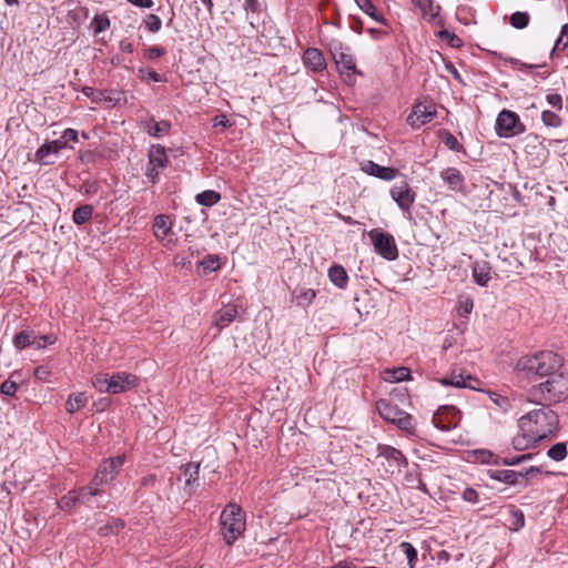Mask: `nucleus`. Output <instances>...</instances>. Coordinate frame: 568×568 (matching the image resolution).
I'll return each instance as SVG.
<instances>
[{
  "mask_svg": "<svg viewBox=\"0 0 568 568\" xmlns=\"http://www.w3.org/2000/svg\"><path fill=\"white\" fill-rule=\"evenodd\" d=\"M518 426L521 435L514 438L513 445L515 449L521 450L554 436L559 426V418L550 406H541L521 416Z\"/></svg>",
  "mask_w": 568,
  "mask_h": 568,
  "instance_id": "1",
  "label": "nucleus"
},
{
  "mask_svg": "<svg viewBox=\"0 0 568 568\" xmlns=\"http://www.w3.org/2000/svg\"><path fill=\"white\" fill-rule=\"evenodd\" d=\"M529 402L552 406L568 399V373L558 372L546 381L532 385L528 392Z\"/></svg>",
  "mask_w": 568,
  "mask_h": 568,
  "instance_id": "2",
  "label": "nucleus"
},
{
  "mask_svg": "<svg viewBox=\"0 0 568 568\" xmlns=\"http://www.w3.org/2000/svg\"><path fill=\"white\" fill-rule=\"evenodd\" d=\"M562 357L551 351H541L518 359L516 368L527 375L548 378L561 371Z\"/></svg>",
  "mask_w": 568,
  "mask_h": 568,
  "instance_id": "3",
  "label": "nucleus"
},
{
  "mask_svg": "<svg viewBox=\"0 0 568 568\" xmlns=\"http://www.w3.org/2000/svg\"><path fill=\"white\" fill-rule=\"evenodd\" d=\"M222 535L227 545H232L245 530V514L231 503L221 513Z\"/></svg>",
  "mask_w": 568,
  "mask_h": 568,
  "instance_id": "4",
  "label": "nucleus"
},
{
  "mask_svg": "<svg viewBox=\"0 0 568 568\" xmlns=\"http://www.w3.org/2000/svg\"><path fill=\"white\" fill-rule=\"evenodd\" d=\"M379 416L387 423L394 424L400 430L414 435L415 424L410 414L400 409L397 405L388 399H379L376 403Z\"/></svg>",
  "mask_w": 568,
  "mask_h": 568,
  "instance_id": "5",
  "label": "nucleus"
},
{
  "mask_svg": "<svg viewBox=\"0 0 568 568\" xmlns=\"http://www.w3.org/2000/svg\"><path fill=\"white\" fill-rule=\"evenodd\" d=\"M329 51L338 72L346 77L348 83L355 82L356 74L363 75V73L357 70L355 59L349 52L348 47H345L341 41H333L329 44Z\"/></svg>",
  "mask_w": 568,
  "mask_h": 568,
  "instance_id": "6",
  "label": "nucleus"
},
{
  "mask_svg": "<svg viewBox=\"0 0 568 568\" xmlns=\"http://www.w3.org/2000/svg\"><path fill=\"white\" fill-rule=\"evenodd\" d=\"M368 237L379 256L387 261H395L398 257V247L392 234L373 229L368 232Z\"/></svg>",
  "mask_w": 568,
  "mask_h": 568,
  "instance_id": "7",
  "label": "nucleus"
},
{
  "mask_svg": "<svg viewBox=\"0 0 568 568\" xmlns=\"http://www.w3.org/2000/svg\"><path fill=\"white\" fill-rule=\"evenodd\" d=\"M525 125L514 111L503 110L496 119V132L500 138H511L524 133Z\"/></svg>",
  "mask_w": 568,
  "mask_h": 568,
  "instance_id": "8",
  "label": "nucleus"
},
{
  "mask_svg": "<svg viewBox=\"0 0 568 568\" xmlns=\"http://www.w3.org/2000/svg\"><path fill=\"white\" fill-rule=\"evenodd\" d=\"M124 462V455L104 459L99 466L94 477L92 478V484L95 486H101L112 481L121 470Z\"/></svg>",
  "mask_w": 568,
  "mask_h": 568,
  "instance_id": "9",
  "label": "nucleus"
},
{
  "mask_svg": "<svg viewBox=\"0 0 568 568\" xmlns=\"http://www.w3.org/2000/svg\"><path fill=\"white\" fill-rule=\"evenodd\" d=\"M460 418L462 413L459 409L453 405H444L434 413L432 422L437 429L449 432L457 427Z\"/></svg>",
  "mask_w": 568,
  "mask_h": 568,
  "instance_id": "10",
  "label": "nucleus"
},
{
  "mask_svg": "<svg viewBox=\"0 0 568 568\" xmlns=\"http://www.w3.org/2000/svg\"><path fill=\"white\" fill-rule=\"evenodd\" d=\"M148 158L149 161L145 175L152 183H155L159 178V170L164 169L169 162L165 148L161 144L151 145Z\"/></svg>",
  "mask_w": 568,
  "mask_h": 568,
  "instance_id": "11",
  "label": "nucleus"
},
{
  "mask_svg": "<svg viewBox=\"0 0 568 568\" xmlns=\"http://www.w3.org/2000/svg\"><path fill=\"white\" fill-rule=\"evenodd\" d=\"M378 457H383L387 462L386 471L394 474L395 471H402L403 468H406L408 462L402 450L389 446L379 444L377 446Z\"/></svg>",
  "mask_w": 568,
  "mask_h": 568,
  "instance_id": "12",
  "label": "nucleus"
},
{
  "mask_svg": "<svg viewBox=\"0 0 568 568\" xmlns=\"http://www.w3.org/2000/svg\"><path fill=\"white\" fill-rule=\"evenodd\" d=\"M389 194L403 212H409L416 199V193L406 181L395 183Z\"/></svg>",
  "mask_w": 568,
  "mask_h": 568,
  "instance_id": "13",
  "label": "nucleus"
},
{
  "mask_svg": "<svg viewBox=\"0 0 568 568\" xmlns=\"http://www.w3.org/2000/svg\"><path fill=\"white\" fill-rule=\"evenodd\" d=\"M436 116V106L434 104L417 103L414 105L410 114L407 116V123L418 129L429 123Z\"/></svg>",
  "mask_w": 568,
  "mask_h": 568,
  "instance_id": "14",
  "label": "nucleus"
},
{
  "mask_svg": "<svg viewBox=\"0 0 568 568\" xmlns=\"http://www.w3.org/2000/svg\"><path fill=\"white\" fill-rule=\"evenodd\" d=\"M81 92L93 103L105 102L114 106L121 104L122 101H124L123 92L97 90L92 87H83Z\"/></svg>",
  "mask_w": 568,
  "mask_h": 568,
  "instance_id": "15",
  "label": "nucleus"
},
{
  "mask_svg": "<svg viewBox=\"0 0 568 568\" xmlns=\"http://www.w3.org/2000/svg\"><path fill=\"white\" fill-rule=\"evenodd\" d=\"M138 385V377L131 373L110 375V394H120Z\"/></svg>",
  "mask_w": 568,
  "mask_h": 568,
  "instance_id": "16",
  "label": "nucleus"
},
{
  "mask_svg": "<svg viewBox=\"0 0 568 568\" xmlns=\"http://www.w3.org/2000/svg\"><path fill=\"white\" fill-rule=\"evenodd\" d=\"M185 477L184 491L189 497L195 494L200 479V463H187L181 467Z\"/></svg>",
  "mask_w": 568,
  "mask_h": 568,
  "instance_id": "17",
  "label": "nucleus"
},
{
  "mask_svg": "<svg viewBox=\"0 0 568 568\" xmlns=\"http://www.w3.org/2000/svg\"><path fill=\"white\" fill-rule=\"evenodd\" d=\"M362 170L368 175L378 178L384 181H392L398 175V170L390 166H382L374 161H364Z\"/></svg>",
  "mask_w": 568,
  "mask_h": 568,
  "instance_id": "18",
  "label": "nucleus"
},
{
  "mask_svg": "<svg viewBox=\"0 0 568 568\" xmlns=\"http://www.w3.org/2000/svg\"><path fill=\"white\" fill-rule=\"evenodd\" d=\"M440 178L447 184L449 190L465 193V178L458 169L446 168L440 172Z\"/></svg>",
  "mask_w": 568,
  "mask_h": 568,
  "instance_id": "19",
  "label": "nucleus"
},
{
  "mask_svg": "<svg viewBox=\"0 0 568 568\" xmlns=\"http://www.w3.org/2000/svg\"><path fill=\"white\" fill-rule=\"evenodd\" d=\"M65 148H67V144L64 141H62V139H57L51 142L44 143V144L40 145V148L37 150L36 154H34L36 161L41 164H44V165L52 164L53 162L49 161L48 156L50 154H57L62 149H65Z\"/></svg>",
  "mask_w": 568,
  "mask_h": 568,
  "instance_id": "20",
  "label": "nucleus"
},
{
  "mask_svg": "<svg viewBox=\"0 0 568 568\" xmlns=\"http://www.w3.org/2000/svg\"><path fill=\"white\" fill-rule=\"evenodd\" d=\"M491 266L487 261H475L471 265V276L474 282L486 287L491 278Z\"/></svg>",
  "mask_w": 568,
  "mask_h": 568,
  "instance_id": "21",
  "label": "nucleus"
},
{
  "mask_svg": "<svg viewBox=\"0 0 568 568\" xmlns=\"http://www.w3.org/2000/svg\"><path fill=\"white\" fill-rule=\"evenodd\" d=\"M304 64L314 72H321L326 68L323 53L316 48H308L303 54Z\"/></svg>",
  "mask_w": 568,
  "mask_h": 568,
  "instance_id": "22",
  "label": "nucleus"
},
{
  "mask_svg": "<svg viewBox=\"0 0 568 568\" xmlns=\"http://www.w3.org/2000/svg\"><path fill=\"white\" fill-rule=\"evenodd\" d=\"M237 315L239 311L236 305H226L214 314V324L219 329H223L229 326Z\"/></svg>",
  "mask_w": 568,
  "mask_h": 568,
  "instance_id": "23",
  "label": "nucleus"
},
{
  "mask_svg": "<svg viewBox=\"0 0 568 568\" xmlns=\"http://www.w3.org/2000/svg\"><path fill=\"white\" fill-rule=\"evenodd\" d=\"M490 479L501 481L508 485H520V473L508 469H494L488 471Z\"/></svg>",
  "mask_w": 568,
  "mask_h": 568,
  "instance_id": "24",
  "label": "nucleus"
},
{
  "mask_svg": "<svg viewBox=\"0 0 568 568\" xmlns=\"http://www.w3.org/2000/svg\"><path fill=\"white\" fill-rule=\"evenodd\" d=\"M172 229L170 217L165 214H160L154 217L153 233L158 240H163Z\"/></svg>",
  "mask_w": 568,
  "mask_h": 568,
  "instance_id": "25",
  "label": "nucleus"
},
{
  "mask_svg": "<svg viewBox=\"0 0 568 568\" xmlns=\"http://www.w3.org/2000/svg\"><path fill=\"white\" fill-rule=\"evenodd\" d=\"M328 277L331 282L338 288H346L348 283V275L342 265L335 264L328 270Z\"/></svg>",
  "mask_w": 568,
  "mask_h": 568,
  "instance_id": "26",
  "label": "nucleus"
},
{
  "mask_svg": "<svg viewBox=\"0 0 568 568\" xmlns=\"http://www.w3.org/2000/svg\"><path fill=\"white\" fill-rule=\"evenodd\" d=\"M568 48V23H565L561 29L558 38L555 41V44L549 53L550 59L558 57Z\"/></svg>",
  "mask_w": 568,
  "mask_h": 568,
  "instance_id": "27",
  "label": "nucleus"
},
{
  "mask_svg": "<svg viewBox=\"0 0 568 568\" xmlns=\"http://www.w3.org/2000/svg\"><path fill=\"white\" fill-rule=\"evenodd\" d=\"M417 7L422 11V14L428 21H435L440 12V7L433 0H418Z\"/></svg>",
  "mask_w": 568,
  "mask_h": 568,
  "instance_id": "28",
  "label": "nucleus"
},
{
  "mask_svg": "<svg viewBox=\"0 0 568 568\" xmlns=\"http://www.w3.org/2000/svg\"><path fill=\"white\" fill-rule=\"evenodd\" d=\"M358 8L365 12L367 16H369L373 20L386 24V19L384 16L376 9L375 4L372 2V0H355Z\"/></svg>",
  "mask_w": 568,
  "mask_h": 568,
  "instance_id": "29",
  "label": "nucleus"
},
{
  "mask_svg": "<svg viewBox=\"0 0 568 568\" xmlns=\"http://www.w3.org/2000/svg\"><path fill=\"white\" fill-rule=\"evenodd\" d=\"M171 129V123L165 120H161L159 122L151 119L146 124V131L150 135L155 138L164 136L169 133Z\"/></svg>",
  "mask_w": 568,
  "mask_h": 568,
  "instance_id": "30",
  "label": "nucleus"
},
{
  "mask_svg": "<svg viewBox=\"0 0 568 568\" xmlns=\"http://www.w3.org/2000/svg\"><path fill=\"white\" fill-rule=\"evenodd\" d=\"M467 381H475V382H477V379L473 378L470 375H467L465 377L462 374H458V375L454 374L450 377L443 378L440 381V383L443 385L454 386V387H457V388H471V389H475V387L473 385L467 384Z\"/></svg>",
  "mask_w": 568,
  "mask_h": 568,
  "instance_id": "31",
  "label": "nucleus"
},
{
  "mask_svg": "<svg viewBox=\"0 0 568 568\" xmlns=\"http://www.w3.org/2000/svg\"><path fill=\"white\" fill-rule=\"evenodd\" d=\"M20 375H21L20 371H13L10 374V376L8 377V379H6L0 385V394L6 396V397H14L16 393H17V390L19 388V384L14 379V376H20Z\"/></svg>",
  "mask_w": 568,
  "mask_h": 568,
  "instance_id": "32",
  "label": "nucleus"
},
{
  "mask_svg": "<svg viewBox=\"0 0 568 568\" xmlns=\"http://www.w3.org/2000/svg\"><path fill=\"white\" fill-rule=\"evenodd\" d=\"M506 521L511 530L518 531L525 525V515L515 506H509V518Z\"/></svg>",
  "mask_w": 568,
  "mask_h": 568,
  "instance_id": "33",
  "label": "nucleus"
},
{
  "mask_svg": "<svg viewBox=\"0 0 568 568\" xmlns=\"http://www.w3.org/2000/svg\"><path fill=\"white\" fill-rule=\"evenodd\" d=\"M196 202L203 206H213L221 200V194L214 190H206L195 196Z\"/></svg>",
  "mask_w": 568,
  "mask_h": 568,
  "instance_id": "34",
  "label": "nucleus"
},
{
  "mask_svg": "<svg viewBox=\"0 0 568 568\" xmlns=\"http://www.w3.org/2000/svg\"><path fill=\"white\" fill-rule=\"evenodd\" d=\"M92 213H93V206L90 204H84V205L78 206L73 211V215H72L73 222L78 225H82V224L87 223L88 221H90V219L92 217Z\"/></svg>",
  "mask_w": 568,
  "mask_h": 568,
  "instance_id": "35",
  "label": "nucleus"
},
{
  "mask_svg": "<svg viewBox=\"0 0 568 568\" xmlns=\"http://www.w3.org/2000/svg\"><path fill=\"white\" fill-rule=\"evenodd\" d=\"M33 332L32 331H22L14 335L13 337V346L21 351L29 346H33Z\"/></svg>",
  "mask_w": 568,
  "mask_h": 568,
  "instance_id": "36",
  "label": "nucleus"
},
{
  "mask_svg": "<svg viewBox=\"0 0 568 568\" xmlns=\"http://www.w3.org/2000/svg\"><path fill=\"white\" fill-rule=\"evenodd\" d=\"M82 500V496L79 490H71L67 495L62 496L59 501L58 506L61 509H70L73 506H75L78 503Z\"/></svg>",
  "mask_w": 568,
  "mask_h": 568,
  "instance_id": "37",
  "label": "nucleus"
},
{
  "mask_svg": "<svg viewBox=\"0 0 568 568\" xmlns=\"http://www.w3.org/2000/svg\"><path fill=\"white\" fill-rule=\"evenodd\" d=\"M87 398L83 393L72 394L65 403V409L70 414H74L85 405Z\"/></svg>",
  "mask_w": 568,
  "mask_h": 568,
  "instance_id": "38",
  "label": "nucleus"
},
{
  "mask_svg": "<svg viewBox=\"0 0 568 568\" xmlns=\"http://www.w3.org/2000/svg\"><path fill=\"white\" fill-rule=\"evenodd\" d=\"M110 19L106 13L95 14L91 21V28L94 34L101 33L110 28Z\"/></svg>",
  "mask_w": 568,
  "mask_h": 568,
  "instance_id": "39",
  "label": "nucleus"
},
{
  "mask_svg": "<svg viewBox=\"0 0 568 568\" xmlns=\"http://www.w3.org/2000/svg\"><path fill=\"white\" fill-rule=\"evenodd\" d=\"M489 399L503 412H508L511 408V399L500 393L488 390Z\"/></svg>",
  "mask_w": 568,
  "mask_h": 568,
  "instance_id": "40",
  "label": "nucleus"
},
{
  "mask_svg": "<svg viewBox=\"0 0 568 568\" xmlns=\"http://www.w3.org/2000/svg\"><path fill=\"white\" fill-rule=\"evenodd\" d=\"M529 21H530V16L526 11H516V12L511 13V16L509 18V23L515 29H525L529 24Z\"/></svg>",
  "mask_w": 568,
  "mask_h": 568,
  "instance_id": "41",
  "label": "nucleus"
},
{
  "mask_svg": "<svg viewBox=\"0 0 568 568\" xmlns=\"http://www.w3.org/2000/svg\"><path fill=\"white\" fill-rule=\"evenodd\" d=\"M92 384L94 388L100 393L110 394V375L106 373H99L93 376Z\"/></svg>",
  "mask_w": 568,
  "mask_h": 568,
  "instance_id": "42",
  "label": "nucleus"
},
{
  "mask_svg": "<svg viewBox=\"0 0 568 568\" xmlns=\"http://www.w3.org/2000/svg\"><path fill=\"white\" fill-rule=\"evenodd\" d=\"M388 381L399 383L410 377V371L407 367H395L387 371Z\"/></svg>",
  "mask_w": 568,
  "mask_h": 568,
  "instance_id": "43",
  "label": "nucleus"
},
{
  "mask_svg": "<svg viewBox=\"0 0 568 568\" xmlns=\"http://www.w3.org/2000/svg\"><path fill=\"white\" fill-rule=\"evenodd\" d=\"M547 455L549 458H551L555 462H560V460L565 459L567 456L566 444H564V443L555 444L554 446H551L548 449Z\"/></svg>",
  "mask_w": 568,
  "mask_h": 568,
  "instance_id": "44",
  "label": "nucleus"
},
{
  "mask_svg": "<svg viewBox=\"0 0 568 568\" xmlns=\"http://www.w3.org/2000/svg\"><path fill=\"white\" fill-rule=\"evenodd\" d=\"M541 121L546 126L558 128L561 125V118L554 111L545 110L541 113Z\"/></svg>",
  "mask_w": 568,
  "mask_h": 568,
  "instance_id": "45",
  "label": "nucleus"
},
{
  "mask_svg": "<svg viewBox=\"0 0 568 568\" xmlns=\"http://www.w3.org/2000/svg\"><path fill=\"white\" fill-rule=\"evenodd\" d=\"M399 547L405 552L409 568H415V565L417 562V556H418L416 548L408 541H403L399 545Z\"/></svg>",
  "mask_w": 568,
  "mask_h": 568,
  "instance_id": "46",
  "label": "nucleus"
},
{
  "mask_svg": "<svg viewBox=\"0 0 568 568\" xmlns=\"http://www.w3.org/2000/svg\"><path fill=\"white\" fill-rule=\"evenodd\" d=\"M144 23V27L151 32V33H156L161 30L162 28V21L161 19L154 14V13H149L146 16V18L144 19L143 21Z\"/></svg>",
  "mask_w": 568,
  "mask_h": 568,
  "instance_id": "47",
  "label": "nucleus"
},
{
  "mask_svg": "<svg viewBox=\"0 0 568 568\" xmlns=\"http://www.w3.org/2000/svg\"><path fill=\"white\" fill-rule=\"evenodd\" d=\"M438 36L440 39L446 40L452 48H460L464 44L458 36L448 30L439 31Z\"/></svg>",
  "mask_w": 568,
  "mask_h": 568,
  "instance_id": "48",
  "label": "nucleus"
},
{
  "mask_svg": "<svg viewBox=\"0 0 568 568\" xmlns=\"http://www.w3.org/2000/svg\"><path fill=\"white\" fill-rule=\"evenodd\" d=\"M443 142L448 149L453 151L459 152L463 150V145L458 142L457 138L448 131H444Z\"/></svg>",
  "mask_w": 568,
  "mask_h": 568,
  "instance_id": "49",
  "label": "nucleus"
},
{
  "mask_svg": "<svg viewBox=\"0 0 568 568\" xmlns=\"http://www.w3.org/2000/svg\"><path fill=\"white\" fill-rule=\"evenodd\" d=\"M201 265L204 267L205 271L209 272H215L220 268V258L217 255H206L202 261Z\"/></svg>",
  "mask_w": 568,
  "mask_h": 568,
  "instance_id": "50",
  "label": "nucleus"
},
{
  "mask_svg": "<svg viewBox=\"0 0 568 568\" xmlns=\"http://www.w3.org/2000/svg\"><path fill=\"white\" fill-rule=\"evenodd\" d=\"M315 296H316L315 291L312 288H307L296 295V301H297L298 305L305 306V305L311 304L313 302V300L315 298Z\"/></svg>",
  "mask_w": 568,
  "mask_h": 568,
  "instance_id": "51",
  "label": "nucleus"
},
{
  "mask_svg": "<svg viewBox=\"0 0 568 568\" xmlns=\"http://www.w3.org/2000/svg\"><path fill=\"white\" fill-rule=\"evenodd\" d=\"M55 342V337L51 334L41 335L33 338V346L37 349L43 348L45 345H52Z\"/></svg>",
  "mask_w": 568,
  "mask_h": 568,
  "instance_id": "52",
  "label": "nucleus"
},
{
  "mask_svg": "<svg viewBox=\"0 0 568 568\" xmlns=\"http://www.w3.org/2000/svg\"><path fill=\"white\" fill-rule=\"evenodd\" d=\"M139 74H140L141 80H145V78H149L153 82L162 81V77L156 71H154L153 69H150V68H140Z\"/></svg>",
  "mask_w": 568,
  "mask_h": 568,
  "instance_id": "53",
  "label": "nucleus"
},
{
  "mask_svg": "<svg viewBox=\"0 0 568 568\" xmlns=\"http://www.w3.org/2000/svg\"><path fill=\"white\" fill-rule=\"evenodd\" d=\"M34 377L41 382H48L51 375V369L47 365H40L34 368Z\"/></svg>",
  "mask_w": 568,
  "mask_h": 568,
  "instance_id": "54",
  "label": "nucleus"
},
{
  "mask_svg": "<svg viewBox=\"0 0 568 568\" xmlns=\"http://www.w3.org/2000/svg\"><path fill=\"white\" fill-rule=\"evenodd\" d=\"M164 54H165V49L158 47V45L150 47L144 51V57L148 60H155L158 58L163 57Z\"/></svg>",
  "mask_w": 568,
  "mask_h": 568,
  "instance_id": "55",
  "label": "nucleus"
},
{
  "mask_svg": "<svg viewBox=\"0 0 568 568\" xmlns=\"http://www.w3.org/2000/svg\"><path fill=\"white\" fill-rule=\"evenodd\" d=\"M519 473H520V481H521L520 485L526 487L528 479L534 476H537L540 473V469L537 466H530L525 471H519Z\"/></svg>",
  "mask_w": 568,
  "mask_h": 568,
  "instance_id": "56",
  "label": "nucleus"
},
{
  "mask_svg": "<svg viewBox=\"0 0 568 568\" xmlns=\"http://www.w3.org/2000/svg\"><path fill=\"white\" fill-rule=\"evenodd\" d=\"M462 497L466 503L477 504L479 501L478 493L470 487L464 489Z\"/></svg>",
  "mask_w": 568,
  "mask_h": 568,
  "instance_id": "57",
  "label": "nucleus"
},
{
  "mask_svg": "<svg viewBox=\"0 0 568 568\" xmlns=\"http://www.w3.org/2000/svg\"><path fill=\"white\" fill-rule=\"evenodd\" d=\"M81 496H82V501L88 497V496H97L101 493V490L99 489V486H95L92 484V481L90 483L89 486H85V487H82L81 489H79Z\"/></svg>",
  "mask_w": 568,
  "mask_h": 568,
  "instance_id": "58",
  "label": "nucleus"
},
{
  "mask_svg": "<svg viewBox=\"0 0 568 568\" xmlns=\"http://www.w3.org/2000/svg\"><path fill=\"white\" fill-rule=\"evenodd\" d=\"M495 465H505V466H515L520 464V459L518 456L514 457H499L496 456L494 460Z\"/></svg>",
  "mask_w": 568,
  "mask_h": 568,
  "instance_id": "59",
  "label": "nucleus"
},
{
  "mask_svg": "<svg viewBox=\"0 0 568 568\" xmlns=\"http://www.w3.org/2000/svg\"><path fill=\"white\" fill-rule=\"evenodd\" d=\"M60 139H62V141L68 145V142H78L79 133L77 130L69 128L63 131Z\"/></svg>",
  "mask_w": 568,
  "mask_h": 568,
  "instance_id": "60",
  "label": "nucleus"
},
{
  "mask_svg": "<svg viewBox=\"0 0 568 568\" xmlns=\"http://www.w3.org/2000/svg\"><path fill=\"white\" fill-rule=\"evenodd\" d=\"M547 102L556 110L562 109V98L558 93L548 94L546 97Z\"/></svg>",
  "mask_w": 568,
  "mask_h": 568,
  "instance_id": "61",
  "label": "nucleus"
},
{
  "mask_svg": "<svg viewBox=\"0 0 568 568\" xmlns=\"http://www.w3.org/2000/svg\"><path fill=\"white\" fill-rule=\"evenodd\" d=\"M244 9L246 12L257 13L261 11V3L258 0H245Z\"/></svg>",
  "mask_w": 568,
  "mask_h": 568,
  "instance_id": "62",
  "label": "nucleus"
},
{
  "mask_svg": "<svg viewBox=\"0 0 568 568\" xmlns=\"http://www.w3.org/2000/svg\"><path fill=\"white\" fill-rule=\"evenodd\" d=\"M474 303L470 298H466L459 303V312L462 315H468L471 313Z\"/></svg>",
  "mask_w": 568,
  "mask_h": 568,
  "instance_id": "63",
  "label": "nucleus"
},
{
  "mask_svg": "<svg viewBox=\"0 0 568 568\" xmlns=\"http://www.w3.org/2000/svg\"><path fill=\"white\" fill-rule=\"evenodd\" d=\"M445 69L448 73H450L454 77L455 80L463 82L460 73L452 62H446Z\"/></svg>",
  "mask_w": 568,
  "mask_h": 568,
  "instance_id": "64",
  "label": "nucleus"
}]
</instances>
